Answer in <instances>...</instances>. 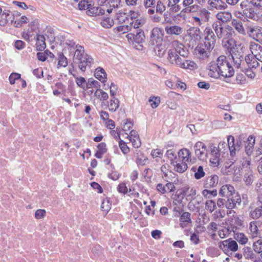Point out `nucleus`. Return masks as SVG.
Returning <instances> with one entry per match:
<instances>
[{
  "label": "nucleus",
  "instance_id": "39",
  "mask_svg": "<svg viewBox=\"0 0 262 262\" xmlns=\"http://www.w3.org/2000/svg\"><path fill=\"white\" fill-rule=\"evenodd\" d=\"M145 24V19L143 18L137 19L135 20H133L130 23V25H132V29L136 31L137 30H141L140 29Z\"/></svg>",
  "mask_w": 262,
  "mask_h": 262
},
{
  "label": "nucleus",
  "instance_id": "54",
  "mask_svg": "<svg viewBox=\"0 0 262 262\" xmlns=\"http://www.w3.org/2000/svg\"><path fill=\"white\" fill-rule=\"evenodd\" d=\"M253 248L254 251L257 253H262V239H259L253 244Z\"/></svg>",
  "mask_w": 262,
  "mask_h": 262
},
{
  "label": "nucleus",
  "instance_id": "8",
  "mask_svg": "<svg viewBox=\"0 0 262 262\" xmlns=\"http://www.w3.org/2000/svg\"><path fill=\"white\" fill-rule=\"evenodd\" d=\"M188 37L192 45L196 44L201 39V30L198 27H191L187 30Z\"/></svg>",
  "mask_w": 262,
  "mask_h": 262
},
{
  "label": "nucleus",
  "instance_id": "11",
  "mask_svg": "<svg viewBox=\"0 0 262 262\" xmlns=\"http://www.w3.org/2000/svg\"><path fill=\"white\" fill-rule=\"evenodd\" d=\"M230 55L233 62L234 67L236 68H241V66L244 61V56L242 52L237 49H233L231 50Z\"/></svg>",
  "mask_w": 262,
  "mask_h": 262
},
{
  "label": "nucleus",
  "instance_id": "55",
  "mask_svg": "<svg viewBox=\"0 0 262 262\" xmlns=\"http://www.w3.org/2000/svg\"><path fill=\"white\" fill-rule=\"evenodd\" d=\"M132 25H124L118 26L116 28L117 31L119 32H122V33H125L128 32L130 31H132Z\"/></svg>",
  "mask_w": 262,
  "mask_h": 262
},
{
  "label": "nucleus",
  "instance_id": "64",
  "mask_svg": "<svg viewBox=\"0 0 262 262\" xmlns=\"http://www.w3.org/2000/svg\"><path fill=\"white\" fill-rule=\"evenodd\" d=\"M129 141L132 142L133 147L136 148L140 147L141 145L139 136L135 138L129 139Z\"/></svg>",
  "mask_w": 262,
  "mask_h": 262
},
{
  "label": "nucleus",
  "instance_id": "56",
  "mask_svg": "<svg viewBox=\"0 0 262 262\" xmlns=\"http://www.w3.org/2000/svg\"><path fill=\"white\" fill-rule=\"evenodd\" d=\"M166 10V6L161 1H158L156 6V11L157 13L162 14Z\"/></svg>",
  "mask_w": 262,
  "mask_h": 262
},
{
  "label": "nucleus",
  "instance_id": "31",
  "mask_svg": "<svg viewBox=\"0 0 262 262\" xmlns=\"http://www.w3.org/2000/svg\"><path fill=\"white\" fill-rule=\"evenodd\" d=\"M120 106V101L115 97H111L108 102V108L111 112H116Z\"/></svg>",
  "mask_w": 262,
  "mask_h": 262
},
{
  "label": "nucleus",
  "instance_id": "23",
  "mask_svg": "<svg viewBox=\"0 0 262 262\" xmlns=\"http://www.w3.org/2000/svg\"><path fill=\"white\" fill-rule=\"evenodd\" d=\"M169 165L164 164L161 167L163 179L166 182L172 181L175 174L169 170Z\"/></svg>",
  "mask_w": 262,
  "mask_h": 262
},
{
  "label": "nucleus",
  "instance_id": "46",
  "mask_svg": "<svg viewBox=\"0 0 262 262\" xmlns=\"http://www.w3.org/2000/svg\"><path fill=\"white\" fill-rule=\"evenodd\" d=\"M75 59L78 61L80 58H82L85 54H84V50L82 46L77 45L75 46Z\"/></svg>",
  "mask_w": 262,
  "mask_h": 262
},
{
  "label": "nucleus",
  "instance_id": "59",
  "mask_svg": "<svg viewBox=\"0 0 262 262\" xmlns=\"http://www.w3.org/2000/svg\"><path fill=\"white\" fill-rule=\"evenodd\" d=\"M149 102H150L151 106L153 108H155L159 106L160 103V98L157 97H153L149 98Z\"/></svg>",
  "mask_w": 262,
  "mask_h": 262
},
{
  "label": "nucleus",
  "instance_id": "25",
  "mask_svg": "<svg viewBox=\"0 0 262 262\" xmlns=\"http://www.w3.org/2000/svg\"><path fill=\"white\" fill-rule=\"evenodd\" d=\"M180 217V226L181 228H184L187 226L188 224L192 223L191 214L188 212H182Z\"/></svg>",
  "mask_w": 262,
  "mask_h": 262
},
{
  "label": "nucleus",
  "instance_id": "6",
  "mask_svg": "<svg viewBox=\"0 0 262 262\" xmlns=\"http://www.w3.org/2000/svg\"><path fill=\"white\" fill-rule=\"evenodd\" d=\"M162 29L155 27L151 31L149 45L150 46L160 45L162 43L163 33Z\"/></svg>",
  "mask_w": 262,
  "mask_h": 262
},
{
  "label": "nucleus",
  "instance_id": "10",
  "mask_svg": "<svg viewBox=\"0 0 262 262\" xmlns=\"http://www.w3.org/2000/svg\"><path fill=\"white\" fill-rule=\"evenodd\" d=\"M219 247L224 251L229 250L235 252L238 249V245L236 241L229 238L219 243Z\"/></svg>",
  "mask_w": 262,
  "mask_h": 262
},
{
  "label": "nucleus",
  "instance_id": "7",
  "mask_svg": "<svg viewBox=\"0 0 262 262\" xmlns=\"http://www.w3.org/2000/svg\"><path fill=\"white\" fill-rule=\"evenodd\" d=\"M194 149L195 155L199 160L206 161L208 154L204 143L201 141L197 142L194 146Z\"/></svg>",
  "mask_w": 262,
  "mask_h": 262
},
{
  "label": "nucleus",
  "instance_id": "2",
  "mask_svg": "<svg viewBox=\"0 0 262 262\" xmlns=\"http://www.w3.org/2000/svg\"><path fill=\"white\" fill-rule=\"evenodd\" d=\"M208 70V75L214 78H217L220 76L230 77L234 74L233 67L227 61V57L224 55L219 56L216 61L211 62Z\"/></svg>",
  "mask_w": 262,
  "mask_h": 262
},
{
  "label": "nucleus",
  "instance_id": "52",
  "mask_svg": "<svg viewBox=\"0 0 262 262\" xmlns=\"http://www.w3.org/2000/svg\"><path fill=\"white\" fill-rule=\"evenodd\" d=\"M100 24L102 27L105 28H110L114 25V22L113 19L106 17L101 19Z\"/></svg>",
  "mask_w": 262,
  "mask_h": 262
},
{
  "label": "nucleus",
  "instance_id": "18",
  "mask_svg": "<svg viewBox=\"0 0 262 262\" xmlns=\"http://www.w3.org/2000/svg\"><path fill=\"white\" fill-rule=\"evenodd\" d=\"M258 62L252 55H248L245 57L241 68L247 67L248 69L256 68L258 66Z\"/></svg>",
  "mask_w": 262,
  "mask_h": 262
},
{
  "label": "nucleus",
  "instance_id": "21",
  "mask_svg": "<svg viewBox=\"0 0 262 262\" xmlns=\"http://www.w3.org/2000/svg\"><path fill=\"white\" fill-rule=\"evenodd\" d=\"M219 183V177L212 174L206 178L204 182V187L206 188L215 187Z\"/></svg>",
  "mask_w": 262,
  "mask_h": 262
},
{
  "label": "nucleus",
  "instance_id": "28",
  "mask_svg": "<svg viewBox=\"0 0 262 262\" xmlns=\"http://www.w3.org/2000/svg\"><path fill=\"white\" fill-rule=\"evenodd\" d=\"M105 11L100 7H94L91 5L89 6L88 11H86L88 15L92 16L102 15L104 14Z\"/></svg>",
  "mask_w": 262,
  "mask_h": 262
},
{
  "label": "nucleus",
  "instance_id": "20",
  "mask_svg": "<svg viewBox=\"0 0 262 262\" xmlns=\"http://www.w3.org/2000/svg\"><path fill=\"white\" fill-rule=\"evenodd\" d=\"M250 50L252 55L256 60L262 62V46L255 43H251L250 46Z\"/></svg>",
  "mask_w": 262,
  "mask_h": 262
},
{
  "label": "nucleus",
  "instance_id": "1",
  "mask_svg": "<svg viewBox=\"0 0 262 262\" xmlns=\"http://www.w3.org/2000/svg\"><path fill=\"white\" fill-rule=\"evenodd\" d=\"M205 45L209 50H212L216 43V39H221L223 41H228L231 38L232 28L229 25L223 26L220 21L215 20L211 25H208L203 31Z\"/></svg>",
  "mask_w": 262,
  "mask_h": 262
},
{
  "label": "nucleus",
  "instance_id": "61",
  "mask_svg": "<svg viewBox=\"0 0 262 262\" xmlns=\"http://www.w3.org/2000/svg\"><path fill=\"white\" fill-rule=\"evenodd\" d=\"M166 156L170 160L171 164H173L174 160L177 157L175 152L172 149L168 150L166 153Z\"/></svg>",
  "mask_w": 262,
  "mask_h": 262
},
{
  "label": "nucleus",
  "instance_id": "42",
  "mask_svg": "<svg viewBox=\"0 0 262 262\" xmlns=\"http://www.w3.org/2000/svg\"><path fill=\"white\" fill-rule=\"evenodd\" d=\"M250 216L254 220H257L262 216V205L256 207L250 212Z\"/></svg>",
  "mask_w": 262,
  "mask_h": 262
},
{
  "label": "nucleus",
  "instance_id": "14",
  "mask_svg": "<svg viewBox=\"0 0 262 262\" xmlns=\"http://www.w3.org/2000/svg\"><path fill=\"white\" fill-rule=\"evenodd\" d=\"M167 54V59L170 63L179 67L182 66L183 59L178 54L176 53V51L173 50H169Z\"/></svg>",
  "mask_w": 262,
  "mask_h": 262
},
{
  "label": "nucleus",
  "instance_id": "22",
  "mask_svg": "<svg viewBox=\"0 0 262 262\" xmlns=\"http://www.w3.org/2000/svg\"><path fill=\"white\" fill-rule=\"evenodd\" d=\"M166 33L170 35H180L183 32V28L178 25L166 26L165 27Z\"/></svg>",
  "mask_w": 262,
  "mask_h": 262
},
{
  "label": "nucleus",
  "instance_id": "43",
  "mask_svg": "<svg viewBox=\"0 0 262 262\" xmlns=\"http://www.w3.org/2000/svg\"><path fill=\"white\" fill-rule=\"evenodd\" d=\"M254 176L251 169H248L244 176V181L247 185H250L253 182Z\"/></svg>",
  "mask_w": 262,
  "mask_h": 262
},
{
  "label": "nucleus",
  "instance_id": "50",
  "mask_svg": "<svg viewBox=\"0 0 262 262\" xmlns=\"http://www.w3.org/2000/svg\"><path fill=\"white\" fill-rule=\"evenodd\" d=\"M58 68L66 67L68 65L67 58L64 56L62 53H59L58 55Z\"/></svg>",
  "mask_w": 262,
  "mask_h": 262
},
{
  "label": "nucleus",
  "instance_id": "4",
  "mask_svg": "<svg viewBox=\"0 0 262 262\" xmlns=\"http://www.w3.org/2000/svg\"><path fill=\"white\" fill-rule=\"evenodd\" d=\"M241 201L240 195L235 193L233 195L227 199H218L217 200V206L219 208H223L225 206L228 210H229L227 212V214H229L232 212V209L235 208L237 206L240 205Z\"/></svg>",
  "mask_w": 262,
  "mask_h": 262
},
{
  "label": "nucleus",
  "instance_id": "40",
  "mask_svg": "<svg viewBox=\"0 0 262 262\" xmlns=\"http://www.w3.org/2000/svg\"><path fill=\"white\" fill-rule=\"evenodd\" d=\"M36 39L37 50L40 51L43 50L46 47L45 36L43 35H37Z\"/></svg>",
  "mask_w": 262,
  "mask_h": 262
},
{
  "label": "nucleus",
  "instance_id": "34",
  "mask_svg": "<svg viewBox=\"0 0 262 262\" xmlns=\"http://www.w3.org/2000/svg\"><path fill=\"white\" fill-rule=\"evenodd\" d=\"M95 76L102 82L106 81V73H105V70L99 67L95 70Z\"/></svg>",
  "mask_w": 262,
  "mask_h": 262
},
{
  "label": "nucleus",
  "instance_id": "5",
  "mask_svg": "<svg viewBox=\"0 0 262 262\" xmlns=\"http://www.w3.org/2000/svg\"><path fill=\"white\" fill-rule=\"evenodd\" d=\"M183 9L177 16L182 17V13H194L198 12L200 8L199 5L194 4V0H183Z\"/></svg>",
  "mask_w": 262,
  "mask_h": 262
},
{
  "label": "nucleus",
  "instance_id": "32",
  "mask_svg": "<svg viewBox=\"0 0 262 262\" xmlns=\"http://www.w3.org/2000/svg\"><path fill=\"white\" fill-rule=\"evenodd\" d=\"M249 231L250 237L252 238L258 236L259 232L257 226L256 221H252L249 224Z\"/></svg>",
  "mask_w": 262,
  "mask_h": 262
},
{
  "label": "nucleus",
  "instance_id": "19",
  "mask_svg": "<svg viewBox=\"0 0 262 262\" xmlns=\"http://www.w3.org/2000/svg\"><path fill=\"white\" fill-rule=\"evenodd\" d=\"M210 51L207 49L204 43V45L198 46L194 50V52L198 58L201 59H205L209 57Z\"/></svg>",
  "mask_w": 262,
  "mask_h": 262
},
{
  "label": "nucleus",
  "instance_id": "38",
  "mask_svg": "<svg viewBox=\"0 0 262 262\" xmlns=\"http://www.w3.org/2000/svg\"><path fill=\"white\" fill-rule=\"evenodd\" d=\"M179 157L182 159V162L186 163L190 161L191 152L187 148H183L179 152Z\"/></svg>",
  "mask_w": 262,
  "mask_h": 262
},
{
  "label": "nucleus",
  "instance_id": "63",
  "mask_svg": "<svg viewBox=\"0 0 262 262\" xmlns=\"http://www.w3.org/2000/svg\"><path fill=\"white\" fill-rule=\"evenodd\" d=\"M9 79L10 83L11 84H13L15 83L16 80L20 79V74L16 73H13L10 75Z\"/></svg>",
  "mask_w": 262,
  "mask_h": 262
},
{
  "label": "nucleus",
  "instance_id": "58",
  "mask_svg": "<svg viewBox=\"0 0 262 262\" xmlns=\"http://www.w3.org/2000/svg\"><path fill=\"white\" fill-rule=\"evenodd\" d=\"M86 86L88 88L93 86L97 89H100V84L98 81L95 80L94 79L90 78L88 80V83L86 84Z\"/></svg>",
  "mask_w": 262,
  "mask_h": 262
},
{
  "label": "nucleus",
  "instance_id": "37",
  "mask_svg": "<svg viewBox=\"0 0 262 262\" xmlns=\"http://www.w3.org/2000/svg\"><path fill=\"white\" fill-rule=\"evenodd\" d=\"M199 15L204 22H208L211 17V12L206 8H200Z\"/></svg>",
  "mask_w": 262,
  "mask_h": 262
},
{
  "label": "nucleus",
  "instance_id": "27",
  "mask_svg": "<svg viewBox=\"0 0 262 262\" xmlns=\"http://www.w3.org/2000/svg\"><path fill=\"white\" fill-rule=\"evenodd\" d=\"M167 7L171 13H176L182 9L180 4L181 0H167Z\"/></svg>",
  "mask_w": 262,
  "mask_h": 262
},
{
  "label": "nucleus",
  "instance_id": "62",
  "mask_svg": "<svg viewBox=\"0 0 262 262\" xmlns=\"http://www.w3.org/2000/svg\"><path fill=\"white\" fill-rule=\"evenodd\" d=\"M243 254L247 259L252 258L253 257V253L251 248L249 247H245L244 249Z\"/></svg>",
  "mask_w": 262,
  "mask_h": 262
},
{
  "label": "nucleus",
  "instance_id": "49",
  "mask_svg": "<svg viewBox=\"0 0 262 262\" xmlns=\"http://www.w3.org/2000/svg\"><path fill=\"white\" fill-rule=\"evenodd\" d=\"M203 196L206 199H211L212 197L216 196L217 191L216 189L210 190L207 189L203 190L202 192Z\"/></svg>",
  "mask_w": 262,
  "mask_h": 262
},
{
  "label": "nucleus",
  "instance_id": "47",
  "mask_svg": "<svg viewBox=\"0 0 262 262\" xmlns=\"http://www.w3.org/2000/svg\"><path fill=\"white\" fill-rule=\"evenodd\" d=\"M217 204L212 200H207L205 203V208L210 213H212L216 209Z\"/></svg>",
  "mask_w": 262,
  "mask_h": 262
},
{
  "label": "nucleus",
  "instance_id": "9",
  "mask_svg": "<svg viewBox=\"0 0 262 262\" xmlns=\"http://www.w3.org/2000/svg\"><path fill=\"white\" fill-rule=\"evenodd\" d=\"M247 33L250 37L257 41L262 40V28L258 26L248 27Z\"/></svg>",
  "mask_w": 262,
  "mask_h": 262
},
{
  "label": "nucleus",
  "instance_id": "26",
  "mask_svg": "<svg viewBox=\"0 0 262 262\" xmlns=\"http://www.w3.org/2000/svg\"><path fill=\"white\" fill-rule=\"evenodd\" d=\"M172 45L174 48V49L173 50L176 51V53L179 54L180 56L184 57L187 56L188 51L184 48L183 44L179 43L178 41H174L172 42Z\"/></svg>",
  "mask_w": 262,
  "mask_h": 262
},
{
  "label": "nucleus",
  "instance_id": "30",
  "mask_svg": "<svg viewBox=\"0 0 262 262\" xmlns=\"http://www.w3.org/2000/svg\"><path fill=\"white\" fill-rule=\"evenodd\" d=\"M231 25L234 29L242 35L246 34V31L244 28L242 21L237 19H233L231 21Z\"/></svg>",
  "mask_w": 262,
  "mask_h": 262
},
{
  "label": "nucleus",
  "instance_id": "51",
  "mask_svg": "<svg viewBox=\"0 0 262 262\" xmlns=\"http://www.w3.org/2000/svg\"><path fill=\"white\" fill-rule=\"evenodd\" d=\"M246 2L255 9L261 10L262 0H246Z\"/></svg>",
  "mask_w": 262,
  "mask_h": 262
},
{
  "label": "nucleus",
  "instance_id": "57",
  "mask_svg": "<svg viewBox=\"0 0 262 262\" xmlns=\"http://www.w3.org/2000/svg\"><path fill=\"white\" fill-rule=\"evenodd\" d=\"M117 190L119 192L124 194H125L128 192H130L132 191L130 188H129V190L128 189L125 183H121L118 185L117 187Z\"/></svg>",
  "mask_w": 262,
  "mask_h": 262
},
{
  "label": "nucleus",
  "instance_id": "29",
  "mask_svg": "<svg viewBox=\"0 0 262 262\" xmlns=\"http://www.w3.org/2000/svg\"><path fill=\"white\" fill-rule=\"evenodd\" d=\"M232 14L228 11H223L217 13L216 14V18L217 21H221L223 23H226L232 19Z\"/></svg>",
  "mask_w": 262,
  "mask_h": 262
},
{
  "label": "nucleus",
  "instance_id": "13",
  "mask_svg": "<svg viewBox=\"0 0 262 262\" xmlns=\"http://www.w3.org/2000/svg\"><path fill=\"white\" fill-rule=\"evenodd\" d=\"M207 4L210 10H223L228 7L226 3L222 0H208Z\"/></svg>",
  "mask_w": 262,
  "mask_h": 262
},
{
  "label": "nucleus",
  "instance_id": "3",
  "mask_svg": "<svg viewBox=\"0 0 262 262\" xmlns=\"http://www.w3.org/2000/svg\"><path fill=\"white\" fill-rule=\"evenodd\" d=\"M228 143L225 142H220L219 144L217 149L220 153L225 154V151L229 148L230 155L231 157L230 162L231 163L228 165V163L225 164L226 168H230L236 159V154L240 151L241 149V141H237L235 143L234 138L232 136H229L227 138Z\"/></svg>",
  "mask_w": 262,
  "mask_h": 262
},
{
  "label": "nucleus",
  "instance_id": "24",
  "mask_svg": "<svg viewBox=\"0 0 262 262\" xmlns=\"http://www.w3.org/2000/svg\"><path fill=\"white\" fill-rule=\"evenodd\" d=\"M13 18V15L11 14L10 11L8 10H5L0 13V25L2 26H5L9 21H12Z\"/></svg>",
  "mask_w": 262,
  "mask_h": 262
},
{
  "label": "nucleus",
  "instance_id": "44",
  "mask_svg": "<svg viewBox=\"0 0 262 262\" xmlns=\"http://www.w3.org/2000/svg\"><path fill=\"white\" fill-rule=\"evenodd\" d=\"M151 47L154 50L156 54L159 57H162L165 54V49L162 43L157 45H154Z\"/></svg>",
  "mask_w": 262,
  "mask_h": 262
},
{
  "label": "nucleus",
  "instance_id": "17",
  "mask_svg": "<svg viewBox=\"0 0 262 262\" xmlns=\"http://www.w3.org/2000/svg\"><path fill=\"white\" fill-rule=\"evenodd\" d=\"M77 63L80 70L84 72L86 67H91L92 64L93 63V59L91 56L85 54L82 58L78 61Z\"/></svg>",
  "mask_w": 262,
  "mask_h": 262
},
{
  "label": "nucleus",
  "instance_id": "12",
  "mask_svg": "<svg viewBox=\"0 0 262 262\" xmlns=\"http://www.w3.org/2000/svg\"><path fill=\"white\" fill-rule=\"evenodd\" d=\"M126 37L128 40L138 45L143 42L145 37L142 30L136 31V34L133 33H129L126 35Z\"/></svg>",
  "mask_w": 262,
  "mask_h": 262
},
{
  "label": "nucleus",
  "instance_id": "15",
  "mask_svg": "<svg viewBox=\"0 0 262 262\" xmlns=\"http://www.w3.org/2000/svg\"><path fill=\"white\" fill-rule=\"evenodd\" d=\"M209 148V151H210V162L213 166H217L220 163V157L221 154L219 152L216 147L211 145Z\"/></svg>",
  "mask_w": 262,
  "mask_h": 262
},
{
  "label": "nucleus",
  "instance_id": "33",
  "mask_svg": "<svg viewBox=\"0 0 262 262\" xmlns=\"http://www.w3.org/2000/svg\"><path fill=\"white\" fill-rule=\"evenodd\" d=\"M248 143L245 147V152L247 155H251L253 152V149L255 144V138L250 136L248 138Z\"/></svg>",
  "mask_w": 262,
  "mask_h": 262
},
{
  "label": "nucleus",
  "instance_id": "48",
  "mask_svg": "<svg viewBox=\"0 0 262 262\" xmlns=\"http://www.w3.org/2000/svg\"><path fill=\"white\" fill-rule=\"evenodd\" d=\"M172 164L174 166L175 170L179 173H183L187 169V165L186 163L183 162L176 163V164L173 162V164Z\"/></svg>",
  "mask_w": 262,
  "mask_h": 262
},
{
  "label": "nucleus",
  "instance_id": "60",
  "mask_svg": "<svg viewBox=\"0 0 262 262\" xmlns=\"http://www.w3.org/2000/svg\"><path fill=\"white\" fill-rule=\"evenodd\" d=\"M90 5L91 4H89L87 0H82L78 3V6L80 10H86L88 11Z\"/></svg>",
  "mask_w": 262,
  "mask_h": 262
},
{
  "label": "nucleus",
  "instance_id": "45",
  "mask_svg": "<svg viewBox=\"0 0 262 262\" xmlns=\"http://www.w3.org/2000/svg\"><path fill=\"white\" fill-rule=\"evenodd\" d=\"M94 95L100 101L106 100L108 98L107 93L101 89H97Z\"/></svg>",
  "mask_w": 262,
  "mask_h": 262
},
{
  "label": "nucleus",
  "instance_id": "36",
  "mask_svg": "<svg viewBox=\"0 0 262 262\" xmlns=\"http://www.w3.org/2000/svg\"><path fill=\"white\" fill-rule=\"evenodd\" d=\"M180 68L193 70L198 68L197 64L193 61L190 60H183Z\"/></svg>",
  "mask_w": 262,
  "mask_h": 262
},
{
  "label": "nucleus",
  "instance_id": "53",
  "mask_svg": "<svg viewBox=\"0 0 262 262\" xmlns=\"http://www.w3.org/2000/svg\"><path fill=\"white\" fill-rule=\"evenodd\" d=\"M235 238L242 245L246 244L248 240L247 236L243 233H236L235 235Z\"/></svg>",
  "mask_w": 262,
  "mask_h": 262
},
{
  "label": "nucleus",
  "instance_id": "35",
  "mask_svg": "<svg viewBox=\"0 0 262 262\" xmlns=\"http://www.w3.org/2000/svg\"><path fill=\"white\" fill-rule=\"evenodd\" d=\"M183 192L186 195L187 199L190 200L194 199L196 194V191L195 188H190L188 186L184 187Z\"/></svg>",
  "mask_w": 262,
  "mask_h": 262
},
{
  "label": "nucleus",
  "instance_id": "16",
  "mask_svg": "<svg viewBox=\"0 0 262 262\" xmlns=\"http://www.w3.org/2000/svg\"><path fill=\"white\" fill-rule=\"evenodd\" d=\"M235 193L233 186L230 184L223 185L219 190V194L222 199H227Z\"/></svg>",
  "mask_w": 262,
  "mask_h": 262
},
{
  "label": "nucleus",
  "instance_id": "41",
  "mask_svg": "<svg viewBox=\"0 0 262 262\" xmlns=\"http://www.w3.org/2000/svg\"><path fill=\"white\" fill-rule=\"evenodd\" d=\"M192 170L194 172V178L196 180H199L205 176V172L202 166H199L198 168L192 167Z\"/></svg>",
  "mask_w": 262,
  "mask_h": 262
}]
</instances>
